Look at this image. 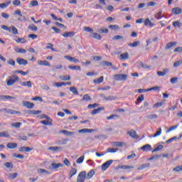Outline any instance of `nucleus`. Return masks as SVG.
Wrapping results in <instances>:
<instances>
[{"mask_svg": "<svg viewBox=\"0 0 182 182\" xmlns=\"http://www.w3.org/2000/svg\"><path fill=\"white\" fill-rule=\"evenodd\" d=\"M139 65H141V68H143V69H150V66H149L146 64H144L141 62L139 63Z\"/></svg>", "mask_w": 182, "mask_h": 182, "instance_id": "61", "label": "nucleus"}, {"mask_svg": "<svg viewBox=\"0 0 182 182\" xmlns=\"http://www.w3.org/2000/svg\"><path fill=\"white\" fill-rule=\"evenodd\" d=\"M63 167V165L60 163H55V162H53L49 166H48V168L49 170H58V168H60Z\"/></svg>", "mask_w": 182, "mask_h": 182, "instance_id": "4", "label": "nucleus"}, {"mask_svg": "<svg viewBox=\"0 0 182 182\" xmlns=\"http://www.w3.org/2000/svg\"><path fill=\"white\" fill-rule=\"evenodd\" d=\"M173 26L175 28H181L182 23H180V21H173Z\"/></svg>", "mask_w": 182, "mask_h": 182, "instance_id": "45", "label": "nucleus"}, {"mask_svg": "<svg viewBox=\"0 0 182 182\" xmlns=\"http://www.w3.org/2000/svg\"><path fill=\"white\" fill-rule=\"evenodd\" d=\"M60 133H63V134H65V136H73V134H75V132H69L65 129L60 131Z\"/></svg>", "mask_w": 182, "mask_h": 182, "instance_id": "25", "label": "nucleus"}, {"mask_svg": "<svg viewBox=\"0 0 182 182\" xmlns=\"http://www.w3.org/2000/svg\"><path fill=\"white\" fill-rule=\"evenodd\" d=\"M104 79H105V77L103 76H101L97 79L93 80V83L95 85H100V83H103Z\"/></svg>", "mask_w": 182, "mask_h": 182, "instance_id": "14", "label": "nucleus"}, {"mask_svg": "<svg viewBox=\"0 0 182 182\" xmlns=\"http://www.w3.org/2000/svg\"><path fill=\"white\" fill-rule=\"evenodd\" d=\"M173 171H176V172L182 171V165L181 166H178L175 167L173 168Z\"/></svg>", "mask_w": 182, "mask_h": 182, "instance_id": "64", "label": "nucleus"}, {"mask_svg": "<svg viewBox=\"0 0 182 182\" xmlns=\"http://www.w3.org/2000/svg\"><path fill=\"white\" fill-rule=\"evenodd\" d=\"M147 117H148V119L153 120V119H157V114H149L147 116Z\"/></svg>", "mask_w": 182, "mask_h": 182, "instance_id": "63", "label": "nucleus"}, {"mask_svg": "<svg viewBox=\"0 0 182 182\" xmlns=\"http://www.w3.org/2000/svg\"><path fill=\"white\" fill-rule=\"evenodd\" d=\"M181 65H182V60H179L178 61L175 62L173 63V68H178V66Z\"/></svg>", "mask_w": 182, "mask_h": 182, "instance_id": "53", "label": "nucleus"}, {"mask_svg": "<svg viewBox=\"0 0 182 182\" xmlns=\"http://www.w3.org/2000/svg\"><path fill=\"white\" fill-rule=\"evenodd\" d=\"M23 106H24V107H27L28 109H33L35 105L30 102L23 101Z\"/></svg>", "mask_w": 182, "mask_h": 182, "instance_id": "9", "label": "nucleus"}, {"mask_svg": "<svg viewBox=\"0 0 182 182\" xmlns=\"http://www.w3.org/2000/svg\"><path fill=\"white\" fill-rule=\"evenodd\" d=\"M6 176L9 180H14V178H16V177H18V173H8Z\"/></svg>", "mask_w": 182, "mask_h": 182, "instance_id": "17", "label": "nucleus"}, {"mask_svg": "<svg viewBox=\"0 0 182 182\" xmlns=\"http://www.w3.org/2000/svg\"><path fill=\"white\" fill-rule=\"evenodd\" d=\"M13 97L9 95H2L0 97L1 100H6V99H12Z\"/></svg>", "mask_w": 182, "mask_h": 182, "instance_id": "57", "label": "nucleus"}, {"mask_svg": "<svg viewBox=\"0 0 182 182\" xmlns=\"http://www.w3.org/2000/svg\"><path fill=\"white\" fill-rule=\"evenodd\" d=\"M40 123H41V124H44V126H52V122L47 120L41 121Z\"/></svg>", "mask_w": 182, "mask_h": 182, "instance_id": "48", "label": "nucleus"}, {"mask_svg": "<svg viewBox=\"0 0 182 182\" xmlns=\"http://www.w3.org/2000/svg\"><path fill=\"white\" fill-rule=\"evenodd\" d=\"M9 5H11V1H7L6 3L0 4V8H1V9H5V8H8Z\"/></svg>", "mask_w": 182, "mask_h": 182, "instance_id": "27", "label": "nucleus"}, {"mask_svg": "<svg viewBox=\"0 0 182 182\" xmlns=\"http://www.w3.org/2000/svg\"><path fill=\"white\" fill-rule=\"evenodd\" d=\"M102 110H103V108H102V107H100L98 109H94L91 112V114H97V113H99Z\"/></svg>", "mask_w": 182, "mask_h": 182, "instance_id": "40", "label": "nucleus"}, {"mask_svg": "<svg viewBox=\"0 0 182 182\" xmlns=\"http://www.w3.org/2000/svg\"><path fill=\"white\" fill-rule=\"evenodd\" d=\"M28 29H30V31H38V27H36V26H35V24H32L28 26Z\"/></svg>", "mask_w": 182, "mask_h": 182, "instance_id": "51", "label": "nucleus"}, {"mask_svg": "<svg viewBox=\"0 0 182 182\" xmlns=\"http://www.w3.org/2000/svg\"><path fill=\"white\" fill-rule=\"evenodd\" d=\"M177 127H178V125H175V126L171 127L166 131V133H170V132H173V130H176V129H177Z\"/></svg>", "mask_w": 182, "mask_h": 182, "instance_id": "55", "label": "nucleus"}, {"mask_svg": "<svg viewBox=\"0 0 182 182\" xmlns=\"http://www.w3.org/2000/svg\"><path fill=\"white\" fill-rule=\"evenodd\" d=\"M177 45V42H170L166 44V49H170V48H173V46H176Z\"/></svg>", "mask_w": 182, "mask_h": 182, "instance_id": "26", "label": "nucleus"}, {"mask_svg": "<svg viewBox=\"0 0 182 182\" xmlns=\"http://www.w3.org/2000/svg\"><path fill=\"white\" fill-rule=\"evenodd\" d=\"M10 29H11L12 33H14V35H18V28H16L14 26H11L10 27Z\"/></svg>", "mask_w": 182, "mask_h": 182, "instance_id": "38", "label": "nucleus"}, {"mask_svg": "<svg viewBox=\"0 0 182 182\" xmlns=\"http://www.w3.org/2000/svg\"><path fill=\"white\" fill-rule=\"evenodd\" d=\"M86 180V171H81L77 178V182H85Z\"/></svg>", "mask_w": 182, "mask_h": 182, "instance_id": "3", "label": "nucleus"}, {"mask_svg": "<svg viewBox=\"0 0 182 182\" xmlns=\"http://www.w3.org/2000/svg\"><path fill=\"white\" fill-rule=\"evenodd\" d=\"M97 32L100 33H109V30L107 28H101L98 29Z\"/></svg>", "mask_w": 182, "mask_h": 182, "instance_id": "37", "label": "nucleus"}, {"mask_svg": "<svg viewBox=\"0 0 182 182\" xmlns=\"http://www.w3.org/2000/svg\"><path fill=\"white\" fill-rule=\"evenodd\" d=\"M119 168H122V170H129L130 168H134V166H127V165H122L119 167Z\"/></svg>", "mask_w": 182, "mask_h": 182, "instance_id": "31", "label": "nucleus"}, {"mask_svg": "<svg viewBox=\"0 0 182 182\" xmlns=\"http://www.w3.org/2000/svg\"><path fill=\"white\" fill-rule=\"evenodd\" d=\"M69 69H71L72 70H82V68L79 65H70L68 66Z\"/></svg>", "mask_w": 182, "mask_h": 182, "instance_id": "30", "label": "nucleus"}, {"mask_svg": "<svg viewBox=\"0 0 182 182\" xmlns=\"http://www.w3.org/2000/svg\"><path fill=\"white\" fill-rule=\"evenodd\" d=\"M8 149H16L18 144L16 143H9L7 144Z\"/></svg>", "mask_w": 182, "mask_h": 182, "instance_id": "29", "label": "nucleus"}, {"mask_svg": "<svg viewBox=\"0 0 182 182\" xmlns=\"http://www.w3.org/2000/svg\"><path fill=\"white\" fill-rule=\"evenodd\" d=\"M60 79H61V80H70V76L69 75H60Z\"/></svg>", "mask_w": 182, "mask_h": 182, "instance_id": "50", "label": "nucleus"}, {"mask_svg": "<svg viewBox=\"0 0 182 182\" xmlns=\"http://www.w3.org/2000/svg\"><path fill=\"white\" fill-rule=\"evenodd\" d=\"M18 80H19V77L17 75H11L8 77L6 80V85L13 86V85H15L16 82H18Z\"/></svg>", "mask_w": 182, "mask_h": 182, "instance_id": "1", "label": "nucleus"}, {"mask_svg": "<svg viewBox=\"0 0 182 182\" xmlns=\"http://www.w3.org/2000/svg\"><path fill=\"white\" fill-rule=\"evenodd\" d=\"M136 100L139 103H141V102L144 100V95H141V96H139Z\"/></svg>", "mask_w": 182, "mask_h": 182, "instance_id": "62", "label": "nucleus"}, {"mask_svg": "<svg viewBox=\"0 0 182 182\" xmlns=\"http://www.w3.org/2000/svg\"><path fill=\"white\" fill-rule=\"evenodd\" d=\"M38 173L39 174H46V176H49V174H50V172H49L48 170H46L43 168L38 169Z\"/></svg>", "mask_w": 182, "mask_h": 182, "instance_id": "21", "label": "nucleus"}, {"mask_svg": "<svg viewBox=\"0 0 182 182\" xmlns=\"http://www.w3.org/2000/svg\"><path fill=\"white\" fill-rule=\"evenodd\" d=\"M178 139H179V138L177 137V136H173V137L169 139L168 140H167V141H166V144H170V143H171V141H174V140H178Z\"/></svg>", "mask_w": 182, "mask_h": 182, "instance_id": "44", "label": "nucleus"}, {"mask_svg": "<svg viewBox=\"0 0 182 182\" xmlns=\"http://www.w3.org/2000/svg\"><path fill=\"white\" fill-rule=\"evenodd\" d=\"M127 134H129V136H130V137H132V139H139V135H137V132H136V131L134 130L128 131Z\"/></svg>", "mask_w": 182, "mask_h": 182, "instance_id": "7", "label": "nucleus"}, {"mask_svg": "<svg viewBox=\"0 0 182 182\" xmlns=\"http://www.w3.org/2000/svg\"><path fill=\"white\" fill-rule=\"evenodd\" d=\"M48 150H51L52 151H59L60 150V147L59 146H50Z\"/></svg>", "mask_w": 182, "mask_h": 182, "instance_id": "42", "label": "nucleus"}, {"mask_svg": "<svg viewBox=\"0 0 182 182\" xmlns=\"http://www.w3.org/2000/svg\"><path fill=\"white\" fill-rule=\"evenodd\" d=\"M11 126L13 127H15L16 129H18L19 127H21V126H22V123L21 122H14L11 124Z\"/></svg>", "mask_w": 182, "mask_h": 182, "instance_id": "43", "label": "nucleus"}, {"mask_svg": "<svg viewBox=\"0 0 182 182\" xmlns=\"http://www.w3.org/2000/svg\"><path fill=\"white\" fill-rule=\"evenodd\" d=\"M143 151H150L151 150V146L150 144H146L141 148Z\"/></svg>", "mask_w": 182, "mask_h": 182, "instance_id": "23", "label": "nucleus"}, {"mask_svg": "<svg viewBox=\"0 0 182 182\" xmlns=\"http://www.w3.org/2000/svg\"><path fill=\"white\" fill-rule=\"evenodd\" d=\"M93 176H95V170L92 169L88 172L87 176L85 175V177H86L87 180H90V178H92V177H93Z\"/></svg>", "mask_w": 182, "mask_h": 182, "instance_id": "24", "label": "nucleus"}, {"mask_svg": "<svg viewBox=\"0 0 182 182\" xmlns=\"http://www.w3.org/2000/svg\"><path fill=\"white\" fill-rule=\"evenodd\" d=\"M8 65H10V66H15L16 63L15 60L12 58H9L7 61Z\"/></svg>", "mask_w": 182, "mask_h": 182, "instance_id": "47", "label": "nucleus"}, {"mask_svg": "<svg viewBox=\"0 0 182 182\" xmlns=\"http://www.w3.org/2000/svg\"><path fill=\"white\" fill-rule=\"evenodd\" d=\"M62 36L63 38H73L75 36V32L74 31H66L64 33L62 34Z\"/></svg>", "mask_w": 182, "mask_h": 182, "instance_id": "10", "label": "nucleus"}, {"mask_svg": "<svg viewBox=\"0 0 182 182\" xmlns=\"http://www.w3.org/2000/svg\"><path fill=\"white\" fill-rule=\"evenodd\" d=\"M101 65L102 66H112V63L109 62V61H102L101 63Z\"/></svg>", "mask_w": 182, "mask_h": 182, "instance_id": "58", "label": "nucleus"}, {"mask_svg": "<svg viewBox=\"0 0 182 182\" xmlns=\"http://www.w3.org/2000/svg\"><path fill=\"white\" fill-rule=\"evenodd\" d=\"M32 150H33V149L26 146H21L19 149V151H26V153H29V151H32Z\"/></svg>", "mask_w": 182, "mask_h": 182, "instance_id": "22", "label": "nucleus"}, {"mask_svg": "<svg viewBox=\"0 0 182 182\" xmlns=\"http://www.w3.org/2000/svg\"><path fill=\"white\" fill-rule=\"evenodd\" d=\"M37 63L39 66H50V63L48 60H38Z\"/></svg>", "mask_w": 182, "mask_h": 182, "instance_id": "13", "label": "nucleus"}, {"mask_svg": "<svg viewBox=\"0 0 182 182\" xmlns=\"http://www.w3.org/2000/svg\"><path fill=\"white\" fill-rule=\"evenodd\" d=\"M172 13L173 15H180V14H182L181 9L176 7L172 9Z\"/></svg>", "mask_w": 182, "mask_h": 182, "instance_id": "18", "label": "nucleus"}, {"mask_svg": "<svg viewBox=\"0 0 182 182\" xmlns=\"http://www.w3.org/2000/svg\"><path fill=\"white\" fill-rule=\"evenodd\" d=\"M16 62L17 63H18L19 65H23L24 66L28 65V60L23 59V58H16Z\"/></svg>", "mask_w": 182, "mask_h": 182, "instance_id": "12", "label": "nucleus"}, {"mask_svg": "<svg viewBox=\"0 0 182 182\" xmlns=\"http://www.w3.org/2000/svg\"><path fill=\"white\" fill-rule=\"evenodd\" d=\"M92 38H94V39H97L98 41H100V39H102V36L97 33H93Z\"/></svg>", "mask_w": 182, "mask_h": 182, "instance_id": "36", "label": "nucleus"}, {"mask_svg": "<svg viewBox=\"0 0 182 182\" xmlns=\"http://www.w3.org/2000/svg\"><path fill=\"white\" fill-rule=\"evenodd\" d=\"M139 45H140V41H135L133 43H129V46H131L132 48H136Z\"/></svg>", "mask_w": 182, "mask_h": 182, "instance_id": "46", "label": "nucleus"}, {"mask_svg": "<svg viewBox=\"0 0 182 182\" xmlns=\"http://www.w3.org/2000/svg\"><path fill=\"white\" fill-rule=\"evenodd\" d=\"M70 90L74 94V95H79V92H77V90L75 87H70Z\"/></svg>", "mask_w": 182, "mask_h": 182, "instance_id": "49", "label": "nucleus"}, {"mask_svg": "<svg viewBox=\"0 0 182 182\" xmlns=\"http://www.w3.org/2000/svg\"><path fill=\"white\" fill-rule=\"evenodd\" d=\"M3 112H6V113H8L9 114H21V112H18L14 109H9L4 108L2 110Z\"/></svg>", "mask_w": 182, "mask_h": 182, "instance_id": "6", "label": "nucleus"}, {"mask_svg": "<svg viewBox=\"0 0 182 182\" xmlns=\"http://www.w3.org/2000/svg\"><path fill=\"white\" fill-rule=\"evenodd\" d=\"M161 135V128H159L156 133L154 134L153 137H159V136Z\"/></svg>", "mask_w": 182, "mask_h": 182, "instance_id": "54", "label": "nucleus"}, {"mask_svg": "<svg viewBox=\"0 0 182 182\" xmlns=\"http://www.w3.org/2000/svg\"><path fill=\"white\" fill-rule=\"evenodd\" d=\"M92 132H93V129H87V128H84V129L78 130V133H80V134L92 133Z\"/></svg>", "mask_w": 182, "mask_h": 182, "instance_id": "15", "label": "nucleus"}, {"mask_svg": "<svg viewBox=\"0 0 182 182\" xmlns=\"http://www.w3.org/2000/svg\"><path fill=\"white\" fill-rule=\"evenodd\" d=\"M112 144L114 146V147H124V146H126V142L113 141Z\"/></svg>", "mask_w": 182, "mask_h": 182, "instance_id": "8", "label": "nucleus"}, {"mask_svg": "<svg viewBox=\"0 0 182 182\" xmlns=\"http://www.w3.org/2000/svg\"><path fill=\"white\" fill-rule=\"evenodd\" d=\"M112 163H113V160H109V161H107L105 163H104L101 166L102 171H106V170H107V168L110 167V165L112 164Z\"/></svg>", "mask_w": 182, "mask_h": 182, "instance_id": "5", "label": "nucleus"}, {"mask_svg": "<svg viewBox=\"0 0 182 182\" xmlns=\"http://www.w3.org/2000/svg\"><path fill=\"white\" fill-rule=\"evenodd\" d=\"M63 163L65 166H67V167H69L70 166V161H69V159L65 158L63 160Z\"/></svg>", "mask_w": 182, "mask_h": 182, "instance_id": "60", "label": "nucleus"}, {"mask_svg": "<svg viewBox=\"0 0 182 182\" xmlns=\"http://www.w3.org/2000/svg\"><path fill=\"white\" fill-rule=\"evenodd\" d=\"M114 80L118 82H122L127 79V75L126 74H117L114 75Z\"/></svg>", "mask_w": 182, "mask_h": 182, "instance_id": "2", "label": "nucleus"}, {"mask_svg": "<svg viewBox=\"0 0 182 182\" xmlns=\"http://www.w3.org/2000/svg\"><path fill=\"white\" fill-rule=\"evenodd\" d=\"M109 28L112 31H119V29H120V27L117 25H109Z\"/></svg>", "mask_w": 182, "mask_h": 182, "instance_id": "33", "label": "nucleus"}, {"mask_svg": "<svg viewBox=\"0 0 182 182\" xmlns=\"http://www.w3.org/2000/svg\"><path fill=\"white\" fill-rule=\"evenodd\" d=\"M0 137H9V132L8 131L0 132Z\"/></svg>", "mask_w": 182, "mask_h": 182, "instance_id": "34", "label": "nucleus"}, {"mask_svg": "<svg viewBox=\"0 0 182 182\" xmlns=\"http://www.w3.org/2000/svg\"><path fill=\"white\" fill-rule=\"evenodd\" d=\"M76 174H77V169H76L75 168H71L70 173H69L70 178H72V177L73 176H76Z\"/></svg>", "mask_w": 182, "mask_h": 182, "instance_id": "16", "label": "nucleus"}, {"mask_svg": "<svg viewBox=\"0 0 182 182\" xmlns=\"http://www.w3.org/2000/svg\"><path fill=\"white\" fill-rule=\"evenodd\" d=\"M145 26H150V28H153L154 26V23L150 21V18H146L144 21Z\"/></svg>", "mask_w": 182, "mask_h": 182, "instance_id": "20", "label": "nucleus"}, {"mask_svg": "<svg viewBox=\"0 0 182 182\" xmlns=\"http://www.w3.org/2000/svg\"><path fill=\"white\" fill-rule=\"evenodd\" d=\"M147 167H150L149 163L142 164L140 167L138 168V170H143L144 168H147Z\"/></svg>", "mask_w": 182, "mask_h": 182, "instance_id": "41", "label": "nucleus"}, {"mask_svg": "<svg viewBox=\"0 0 182 182\" xmlns=\"http://www.w3.org/2000/svg\"><path fill=\"white\" fill-rule=\"evenodd\" d=\"M5 167H6V168H12V167H14V164L11 162H6L4 164Z\"/></svg>", "mask_w": 182, "mask_h": 182, "instance_id": "56", "label": "nucleus"}, {"mask_svg": "<svg viewBox=\"0 0 182 182\" xmlns=\"http://www.w3.org/2000/svg\"><path fill=\"white\" fill-rule=\"evenodd\" d=\"M162 12L161 11H159L158 13L156 14L155 15V18L156 19H161V18H163V15H161Z\"/></svg>", "mask_w": 182, "mask_h": 182, "instance_id": "59", "label": "nucleus"}, {"mask_svg": "<svg viewBox=\"0 0 182 182\" xmlns=\"http://www.w3.org/2000/svg\"><path fill=\"white\" fill-rule=\"evenodd\" d=\"M14 41L17 43H26L28 42V41L25 39V38H19V37H15Z\"/></svg>", "mask_w": 182, "mask_h": 182, "instance_id": "11", "label": "nucleus"}, {"mask_svg": "<svg viewBox=\"0 0 182 182\" xmlns=\"http://www.w3.org/2000/svg\"><path fill=\"white\" fill-rule=\"evenodd\" d=\"M38 5H39V2H38V1L33 0V1H30L29 8H32L33 6H38Z\"/></svg>", "mask_w": 182, "mask_h": 182, "instance_id": "28", "label": "nucleus"}, {"mask_svg": "<svg viewBox=\"0 0 182 182\" xmlns=\"http://www.w3.org/2000/svg\"><path fill=\"white\" fill-rule=\"evenodd\" d=\"M85 160V156H82L80 158H78L76 161L77 164H82Z\"/></svg>", "mask_w": 182, "mask_h": 182, "instance_id": "39", "label": "nucleus"}, {"mask_svg": "<svg viewBox=\"0 0 182 182\" xmlns=\"http://www.w3.org/2000/svg\"><path fill=\"white\" fill-rule=\"evenodd\" d=\"M21 85V86H27L28 87H32V83L31 82V81L23 82Z\"/></svg>", "mask_w": 182, "mask_h": 182, "instance_id": "35", "label": "nucleus"}, {"mask_svg": "<svg viewBox=\"0 0 182 182\" xmlns=\"http://www.w3.org/2000/svg\"><path fill=\"white\" fill-rule=\"evenodd\" d=\"M129 53H124L119 55L120 60H124L129 59Z\"/></svg>", "mask_w": 182, "mask_h": 182, "instance_id": "19", "label": "nucleus"}, {"mask_svg": "<svg viewBox=\"0 0 182 182\" xmlns=\"http://www.w3.org/2000/svg\"><path fill=\"white\" fill-rule=\"evenodd\" d=\"M163 105H164V102H156L153 105V107H156V108L161 107Z\"/></svg>", "mask_w": 182, "mask_h": 182, "instance_id": "52", "label": "nucleus"}, {"mask_svg": "<svg viewBox=\"0 0 182 182\" xmlns=\"http://www.w3.org/2000/svg\"><path fill=\"white\" fill-rule=\"evenodd\" d=\"M116 151H119V149H117V148H108L107 149V153H116Z\"/></svg>", "mask_w": 182, "mask_h": 182, "instance_id": "32", "label": "nucleus"}]
</instances>
